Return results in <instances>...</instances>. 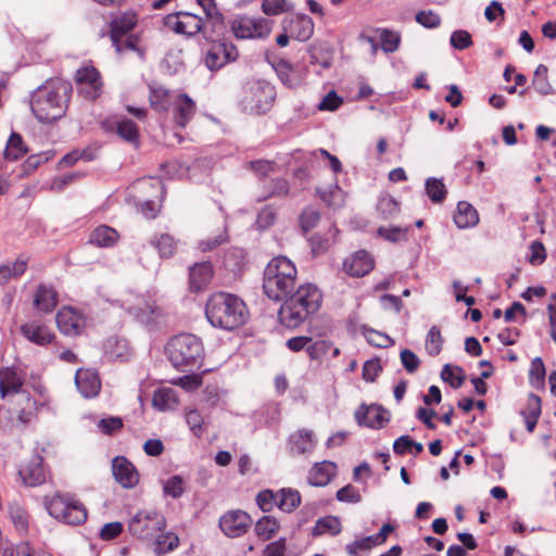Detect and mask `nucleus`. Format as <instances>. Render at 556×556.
<instances>
[{
  "mask_svg": "<svg viewBox=\"0 0 556 556\" xmlns=\"http://www.w3.org/2000/svg\"><path fill=\"white\" fill-rule=\"evenodd\" d=\"M205 315L212 326L233 330L245 324L249 312L245 303L237 295L217 292L207 300Z\"/></svg>",
  "mask_w": 556,
  "mask_h": 556,
  "instance_id": "1",
  "label": "nucleus"
},
{
  "mask_svg": "<svg viewBox=\"0 0 556 556\" xmlns=\"http://www.w3.org/2000/svg\"><path fill=\"white\" fill-rule=\"evenodd\" d=\"M321 302V293L312 283L300 286L286 299L278 312L281 325L287 328H296L302 325L309 315L317 312Z\"/></svg>",
  "mask_w": 556,
  "mask_h": 556,
  "instance_id": "2",
  "label": "nucleus"
},
{
  "mask_svg": "<svg viewBox=\"0 0 556 556\" xmlns=\"http://www.w3.org/2000/svg\"><path fill=\"white\" fill-rule=\"evenodd\" d=\"M73 88L70 81L55 77L37 87V119L51 123L66 111Z\"/></svg>",
  "mask_w": 556,
  "mask_h": 556,
  "instance_id": "3",
  "label": "nucleus"
},
{
  "mask_svg": "<svg viewBox=\"0 0 556 556\" xmlns=\"http://www.w3.org/2000/svg\"><path fill=\"white\" fill-rule=\"evenodd\" d=\"M296 283V268L286 256L274 257L264 270L263 290L274 301L285 300Z\"/></svg>",
  "mask_w": 556,
  "mask_h": 556,
  "instance_id": "4",
  "label": "nucleus"
},
{
  "mask_svg": "<svg viewBox=\"0 0 556 556\" xmlns=\"http://www.w3.org/2000/svg\"><path fill=\"white\" fill-rule=\"evenodd\" d=\"M170 363L176 367H200L204 348L200 338L191 333L173 337L166 346Z\"/></svg>",
  "mask_w": 556,
  "mask_h": 556,
  "instance_id": "5",
  "label": "nucleus"
},
{
  "mask_svg": "<svg viewBox=\"0 0 556 556\" xmlns=\"http://www.w3.org/2000/svg\"><path fill=\"white\" fill-rule=\"evenodd\" d=\"M43 504L51 517L65 525L79 526L87 520V508L74 494L56 493L46 497Z\"/></svg>",
  "mask_w": 556,
  "mask_h": 556,
  "instance_id": "6",
  "label": "nucleus"
},
{
  "mask_svg": "<svg viewBox=\"0 0 556 556\" xmlns=\"http://www.w3.org/2000/svg\"><path fill=\"white\" fill-rule=\"evenodd\" d=\"M138 205L147 218H154L161 207L165 194L163 182L156 177H144L132 186Z\"/></svg>",
  "mask_w": 556,
  "mask_h": 556,
  "instance_id": "7",
  "label": "nucleus"
},
{
  "mask_svg": "<svg viewBox=\"0 0 556 556\" xmlns=\"http://www.w3.org/2000/svg\"><path fill=\"white\" fill-rule=\"evenodd\" d=\"M166 528V519L156 510L138 511L128 522L129 532L143 540H152Z\"/></svg>",
  "mask_w": 556,
  "mask_h": 556,
  "instance_id": "8",
  "label": "nucleus"
},
{
  "mask_svg": "<svg viewBox=\"0 0 556 556\" xmlns=\"http://www.w3.org/2000/svg\"><path fill=\"white\" fill-rule=\"evenodd\" d=\"M276 99V88L264 80L252 84L244 97V109L251 113L263 114L271 109Z\"/></svg>",
  "mask_w": 556,
  "mask_h": 556,
  "instance_id": "9",
  "label": "nucleus"
},
{
  "mask_svg": "<svg viewBox=\"0 0 556 556\" xmlns=\"http://www.w3.org/2000/svg\"><path fill=\"white\" fill-rule=\"evenodd\" d=\"M231 30L238 39H263L271 31V23L263 17L238 16L231 23Z\"/></svg>",
  "mask_w": 556,
  "mask_h": 556,
  "instance_id": "10",
  "label": "nucleus"
},
{
  "mask_svg": "<svg viewBox=\"0 0 556 556\" xmlns=\"http://www.w3.org/2000/svg\"><path fill=\"white\" fill-rule=\"evenodd\" d=\"M163 23L174 33L187 37H192L201 33L204 27L202 17L187 11H179L167 14L163 18Z\"/></svg>",
  "mask_w": 556,
  "mask_h": 556,
  "instance_id": "11",
  "label": "nucleus"
},
{
  "mask_svg": "<svg viewBox=\"0 0 556 556\" xmlns=\"http://www.w3.org/2000/svg\"><path fill=\"white\" fill-rule=\"evenodd\" d=\"M239 56L237 47L229 41L212 40L204 63L211 71H218L228 63L235 62Z\"/></svg>",
  "mask_w": 556,
  "mask_h": 556,
  "instance_id": "12",
  "label": "nucleus"
},
{
  "mask_svg": "<svg viewBox=\"0 0 556 556\" xmlns=\"http://www.w3.org/2000/svg\"><path fill=\"white\" fill-rule=\"evenodd\" d=\"M75 83L78 93L85 99H97L102 89V80L99 71L92 65L80 66L75 73Z\"/></svg>",
  "mask_w": 556,
  "mask_h": 556,
  "instance_id": "13",
  "label": "nucleus"
},
{
  "mask_svg": "<svg viewBox=\"0 0 556 556\" xmlns=\"http://www.w3.org/2000/svg\"><path fill=\"white\" fill-rule=\"evenodd\" d=\"M252 526V519L243 510H230L219 519V528L229 538H239L248 532Z\"/></svg>",
  "mask_w": 556,
  "mask_h": 556,
  "instance_id": "14",
  "label": "nucleus"
},
{
  "mask_svg": "<svg viewBox=\"0 0 556 556\" xmlns=\"http://www.w3.org/2000/svg\"><path fill=\"white\" fill-rule=\"evenodd\" d=\"M355 419L359 426L380 429L389 421L390 413L378 404H363L355 412Z\"/></svg>",
  "mask_w": 556,
  "mask_h": 556,
  "instance_id": "15",
  "label": "nucleus"
},
{
  "mask_svg": "<svg viewBox=\"0 0 556 556\" xmlns=\"http://www.w3.org/2000/svg\"><path fill=\"white\" fill-rule=\"evenodd\" d=\"M55 321L59 330L66 336H77L85 328V317L72 307L61 308L56 316Z\"/></svg>",
  "mask_w": 556,
  "mask_h": 556,
  "instance_id": "16",
  "label": "nucleus"
},
{
  "mask_svg": "<svg viewBox=\"0 0 556 556\" xmlns=\"http://www.w3.org/2000/svg\"><path fill=\"white\" fill-rule=\"evenodd\" d=\"M112 472L115 480L125 489L134 488L139 481L135 466L124 456H117L112 462Z\"/></svg>",
  "mask_w": 556,
  "mask_h": 556,
  "instance_id": "17",
  "label": "nucleus"
},
{
  "mask_svg": "<svg viewBox=\"0 0 556 556\" xmlns=\"http://www.w3.org/2000/svg\"><path fill=\"white\" fill-rule=\"evenodd\" d=\"M285 30L291 38L299 41L308 40L314 34V22L306 14H298L290 20H285Z\"/></svg>",
  "mask_w": 556,
  "mask_h": 556,
  "instance_id": "18",
  "label": "nucleus"
},
{
  "mask_svg": "<svg viewBox=\"0 0 556 556\" xmlns=\"http://www.w3.org/2000/svg\"><path fill=\"white\" fill-rule=\"evenodd\" d=\"M137 24V15L132 11L123 13L111 23V39L119 52L122 50L121 41Z\"/></svg>",
  "mask_w": 556,
  "mask_h": 556,
  "instance_id": "19",
  "label": "nucleus"
},
{
  "mask_svg": "<svg viewBox=\"0 0 556 556\" xmlns=\"http://www.w3.org/2000/svg\"><path fill=\"white\" fill-rule=\"evenodd\" d=\"M75 383L85 397L96 396L101 388L99 375L91 369H79L75 376Z\"/></svg>",
  "mask_w": 556,
  "mask_h": 556,
  "instance_id": "20",
  "label": "nucleus"
},
{
  "mask_svg": "<svg viewBox=\"0 0 556 556\" xmlns=\"http://www.w3.org/2000/svg\"><path fill=\"white\" fill-rule=\"evenodd\" d=\"M374 268V261L366 251H357L344 261L345 271L353 277H363Z\"/></svg>",
  "mask_w": 556,
  "mask_h": 556,
  "instance_id": "21",
  "label": "nucleus"
},
{
  "mask_svg": "<svg viewBox=\"0 0 556 556\" xmlns=\"http://www.w3.org/2000/svg\"><path fill=\"white\" fill-rule=\"evenodd\" d=\"M213 266L210 262L197 263L189 268V285L193 292L205 288L213 278Z\"/></svg>",
  "mask_w": 556,
  "mask_h": 556,
  "instance_id": "22",
  "label": "nucleus"
},
{
  "mask_svg": "<svg viewBox=\"0 0 556 556\" xmlns=\"http://www.w3.org/2000/svg\"><path fill=\"white\" fill-rule=\"evenodd\" d=\"M337 473V465L329 460L316 463L309 470L307 482L314 486H326Z\"/></svg>",
  "mask_w": 556,
  "mask_h": 556,
  "instance_id": "23",
  "label": "nucleus"
},
{
  "mask_svg": "<svg viewBox=\"0 0 556 556\" xmlns=\"http://www.w3.org/2000/svg\"><path fill=\"white\" fill-rule=\"evenodd\" d=\"M125 304L127 312L142 323L148 321L156 311L155 304L141 295H131Z\"/></svg>",
  "mask_w": 556,
  "mask_h": 556,
  "instance_id": "24",
  "label": "nucleus"
},
{
  "mask_svg": "<svg viewBox=\"0 0 556 556\" xmlns=\"http://www.w3.org/2000/svg\"><path fill=\"white\" fill-rule=\"evenodd\" d=\"M316 445L313 431L300 429L289 437V446L292 454L304 455L311 453Z\"/></svg>",
  "mask_w": 556,
  "mask_h": 556,
  "instance_id": "25",
  "label": "nucleus"
},
{
  "mask_svg": "<svg viewBox=\"0 0 556 556\" xmlns=\"http://www.w3.org/2000/svg\"><path fill=\"white\" fill-rule=\"evenodd\" d=\"M195 113V103L192 99L182 93L174 103V122L179 127H185Z\"/></svg>",
  "mask_w": 556,
  "mask_h": 556,
  "instance_id": "26",
  "label": "nucleus"
},
{
  "mask_svg": "<svg viewBox=\"0 0 556 556\" xmlns=\"http://www.w3.org/2000/svg\"><path fill=\"white\" fill-rule=\"evenodd\" d=\"M453 219L457 228L466 229L472 228L479 223V215L469 202L460 201L457 204Z\"/></svg>",
  "mask_w": 556,
  "mask_h": 556,
  "instance_id": "27",
  "label": "nucleus"
},
{
  "mask_svg": "<svg viewBox=\"0 0 556 556\" xmlns=\"http://www.w3.org/2000/svg\"><path fill=\"white\" fill-rule=\"evenodd\" d=\"M22 388V379L12 368L0 369V395L8 399L15 394H20Z\"/></svg>",
  "mask_w": 556,
  "mask_h": 556,
  "instance_id": "28",
  "label": "nucleus"
},
{
  "mask_svg": "<svg viewBox=\"0 0 556 556\" xmlns=\"http://www.w3.org/2000/svg\"><path fill=\"white\" fill-rule=\"evenodd\" d=\"M59 303V293L51 285L37 287V313H52Z\"/></svg>",
  "mask_w": 556,
  "mask_h": 556,
  "instance_id": "29",
  "label": "nucleus"
},
{
  "mask_svg": "<svg viewBox=\"0 0 556 556\" xmlns=\"http://www.w3.org/2000/svg\"><path fill=\"white\" fill-rule=\"evenodd\" d=\"M118 238V232L114 228L101 225L90 232L89 242L99 248H110L116 243Z\"/></svg>",
  "mask_w": 556,
  "mask_h": 556,
  "instance_id": "30",
  "label": "nucleus"
},
{
  "mask_svg": "<svg viewBox=\"0 0 556 556\" xmlns=\"http://www.w3.org/2000/svg\"><path fill=\"white\" fill-rule=\"evenodd\" d=\"M275 71L280 81L288 88L294 89L301 86L303 81L301 74L286 60H280L275 65Z\"/></svg>",
  "mask_w": 556,
  "mask_h": 556,
  "instance_id": "31",
  "label": "nucleus"
},
{
  "mask_svg": "<svg viewBox=\"0 0 556 556\" xmlns=\"http://www.w3.org/2000/svg\"><path fill=\"white\" fill-rule=\"evenodd\" d=\"M204 27L201 33L207 40H213V35H220L225 29L224 16L218 9L207 12L203 20Z\"/></svg>",
  "mask_w": 556,
  "mask_h": 556,
  "instance_id": "32",
  "label": "nucleus"
},
{
  "mask_svg": "<svg viewBox=\"0 0 556 556\" xmlns=\"http://www.w3.org/2000/svg\"><path fill=\"white\" fill-rule=\"evenodd\" d=\"M177 403V393L172 388H161L153 394L152 405L161 412L173 409Z\"/></svg>",
  "mask_w": 556,
  "mask_h": 556,
  "instance_id": "33",
  "label": "nucleus"
},
{
  "mask_svg": "<svg viewBox=\"0 0 556 556\" xmlns=\"http://www.w3.org/2000/svg\"><path fill=\"white\" fill-rule=\"evenodd\" d=\"M153 551L156 555H165L178 547L179 539L173 532H159L153 539Z\"/></svg>",
  "mask_w": 556,
  "mask_h": 556,
  "instance_id": "34",
  "label": "nucleus"
},
{
  "mask_svg": "<svg viewBox=\"0 0 556 556\" xmlns=\"http://www.w3.org/2000/svg\"><path fill=\"white\" fill-rule=\"evenodd\" d=\"M342 526L341 521L336 516H326L324 518H320L316 521L314 528H313V535H323V534H330V535H337L341 532Z\"/></svg>",
  "mask_w": 556,
  "mask_h": 556,
  "instance_id": "35",
  "label": "nucleus"
},
{
  "mask_svg": "<svg viewBox=\"0 0 556 556\" xmlns=\"http://www.w3.org/2000/svg\"><path fill=\"white\" fill-rule=\"evenodd\" d=\"M522 414L525 416L527 430L532 432L541 415V399L535 394H530L527 409Z\"/></svg>",
  "mask_w": 556,
  "mask_h": 556,
  "instance_id": "36",
  "label": "nucleus"
},
{
  "mask_svg": "<svg viewBox=\"0 0 556 556\" xmlns=\"http://www.w3.org/2000/svg\"><path fill=\"white\" fill-rule=\"evenodd\" d=\"M150 104L159 112H164L168 108V96L169 91L159 84L150 85Z\"/></svg>",
  "mask_w": 556,
  "mask_h": 556,
  "instance_id": "37",
  "label": "nucleus"
},
{
  "mask_svg": "<svg viewBox=\"0 0 556 556\" xmlns=\"http://www.w3.org/2000/svg\"><path fill=\"white\" fill-rule=\"evenodd\" d=\"M301 504V495L296 490L281 489L278 492V508L286 513L293 511Z\"/></svg>",
  "mask_w": 556,
  "mask_h": 556,
  "instance_id": "38",
  "label": "nucleus"
},
{
  "mask_svg": "<svg viewBox=\"0 0 556 556\" xmlns=\"http://www.w3.org/2000/svg\"><path fill=\"white\" fill-rule=\"evenodd\" d=\"M26 262L17 258L12 263H7L0 266V283L5 285L12 278L23 275L26 270Z\"/></svg>",
  "mask_w": 556,
  "mask_h": 556,
  "instance_id": "39",
  "label": "nucleus"
},
{
  "mask_svg": "<svg viewBox=\"0 0 556 556\" xmlns=\"http://www.w3.org/2000/svg\"><path fill=\"white\" fill-rule=\"evenodd\" d=\"M279 530V522L271 516L262 517L256 523L254 531L256 535L266 541Z\"/></svg>",
  "mask_w": 556,
  "mask_h": 556,
  "instance_id": "40",
  "label": "nucleus"
},
{
  "mask_svg": "<svg viewBox=\"0 0 556 556\" xmlns=\"http://www.w3.org/2000/svg\"><path fill=\"white\" fill-rule=\"evenodd\" d=\"M547 72V66L544 64H540L534 72V77L532 81L535 90L543 96L554 93V89L548 81Z\"/></svg>",
  "mask_w": 556,
  "mask_h": 556,
  "instance_id": "41",
  "label": "nucleus"
},
{
  "mask_svg": "<svg viewBox=\"0 0 556 556\" xmlns=\"http://www.w3.org/2000/svg\"><path fill=\"white\" fill-rule=\"evenodd\" d=\"M441 378L443 381L450 383V386L454 389L460 388L465 381L463 368L459 366H452L450 364L443 366Z\"/></svg>",
  "mask_w": 556,
  "mask_h": 556,
  "instance_id": "42",
  "label": "nucleus"
},
{
  "mask_svg": "<svg viewBox=\"0 0 556 556\" xmlns=\"http://www.w3.org/2000/svg\"><path fill=\"white\" fill-rule=\"evenodd\" d=\"M442 345L443 337L441 331L437 326H432L426 337L425 350L430 356H437L440 354Z\"/></svg>",
  "mask_w": 556,
  "mask_h": 556,
  "instance_id": "43",
  "label": "nucleus"
},
{
  "mask_svg": "<svg viewBox=\"0 0 556 556\" xmlns=\"http://www.w3.org/2000/svg\"><path fill=\"white\" fill-rule=\"evenodd\" d=\"M27 152V148L25 147L22 137L13 132L8 141L4 155L9 160H17L22 157Z\"/></svg>",
  "mask_w": 556,
  "mask_h": 556,
  "instance_id": "44",
  "label": "nucleus"
},
{
  "mask_svg": "<svg viewBox=\"0 0 556 556\" xmlns=\"http://www.w3.org/2000/svg\"><path fill=\"white\" fill-rule=\"evenodd\" d=\"M116 132L119 137L130 143L137 144L139 142L138 127L128 118H124L117 123Z\"/></svg>",
  "mask_w": 556,
  "mask_h": 556,
  "instance_id": "45",
  "label": "nucleus"
},
{
  "mask_svg": "<svg viewBox=\"0 0 556 556\" xmlns=\"http://www.w3.org/2000/svg\"><path fill=\"white\" fill-rule=\"evenodd\" d=\"M425 188L428 197L434 203L442 202L447 193L443 181L433 177L426 180Z\"/></svg>",
  "mask_w": 556,
  "mask_h": 556,
  "instance_id": "46",
  "label": "nucleus"
},
{
  "mask_svg": "<svg viewBox=\"0 0 556 556\" xmlns=\"http://www.w3.org/2000/svg\"><path fill=\"white\" fill-rule=\"evenodd\" d=\"M152 244L159 251L161 257H170L176 251L174 238L167 233H162L152 241Z\"/></svg>",
  "mask_w": 556,
  "mask_h": 556,
  "instance_id": "47",
  "label": "nucleus"
},
{
  "mask_svg": "<svg viewBox=\"0 0 556 556\" xmlns=\"http://www.w3.org/2000/svg\"><path fill=\"white\" fill-rule=\"evenodd\" d=\"M380 42L381 48L384 52L392 53L399 49L401 36L396 31L390 29H382L380 31Z\"/></svg>",
  "mask_w": 556,
  "mask_h": 556,
  "instance_id": "48",
  "label": "nucleus"
},
{
  "mask_svg": "<svg viewBox=\"0 0 556 556\" xmlns=\"http://www.w3.org/2000/svg\"><path fill=\"white\" fill-rule=\"evenodd\" d=\"M479 366L480 367H489V369L482 371L480 377L471 378V383L475 387V391L479 395H485V393L488 391V386L484 382V379H488V378H490L492 376V374H493V366H492L491 362H489L486 359L480 361L479 362Z\"/></svg>",
  "mask_w": 556,
  "mask_h": 556,
  "instance_id": "49",
  "label": "nucleus"
},
{
  "mask_svg": "<svg viewBox=\"0 0 556 556\" xmlns=\"http://www.w3.org/2000/svg\"><path fill=\"white\" fill-rule=\"evenodd\" d=\"M320 199L331 207H340L344 203V193L342 189L338 186H334L328 190H324L319 192Z\"/></svg>",
  "mask_w": 556,
  "mask_h": 556,
  "instance_id": "50",
  "label": "nucleus"
},
{
  "mask_svg": "<svg viewBox=\"0 0 556 556\" xmlns=\"http://www.w3.org/2000/svg\"><path fill=\"white\" fill-rule=\"evenodd\" d=\"M415 21L425 28L433 29L441 25V17L433 10H421L415 15Z\"/></svg>",
  "mask_w": 556,
  "mask_h": 556,
  "instance_id": "51",
  "label": "nucleus"
},
{
  "mask_svg": "<svg viewBox=\"0 0 556 556\" xmlns=\"http://www.w3.org/2000/svg\"><path fill=\"white\" fill-rule=\"evenodd\" d=\"M123 419L117 416H110L102 418L98 421L97 427L99 431L106 435H112L123 428Z\"/></svg>",
  "mask_w": 556,
  "mask_h": 556,
  "instance_id": "52",
  "label": "nucleus"
},
{
  "mask_svg": "<svg viewBox=\"0 0 556 556\" xmlns=\"http://www.w3.org/2000/svg\"><path fill=\"white\" fill-rule=\"evenodd\" d=\"M320 219V213L314 207H306L300 215V226L304 232L313 229Z\"/></svg>",
  "mask_w": 556,
  "mask_h": 556,
  "instance_id": "53",
  "label": "nucleus"
},
{
  "mask_svg": "<svg viewBox=\"0 0 556 556\" xmlns=\"http://www.w3.org/2000/svg\"><path fill=\"white\" fill-rule=\"evenodd\" d=\"M377 210L384 219H388L399 213L400 206L392 197L387 195L379 200Z\"/></svg>",
  "mask_w": 556,
  "mask_h": 556,
  "instance_id": "54",
  "label": "nucleus"
},
{
  "mask_svg": "<svg viewBox=\"0 0 556 556\" xmlns=\"http://www.w3.org/2000/svg\"><path fill=\"white\" fill-rule=\"evenodd\" d=\"M163 491L166 495L173 498L180 497L185 492L184 479L180 476H173L168 478L163 485Z\"/></svg>",
  "mask_w": 556,
  "mask_h": 556,
  "instance_id": "55",
  "label": "nucleus"
},
{
  "mask_svg": "<svg viewBox=\"0 0 556 556\" xmlns=\"http://www.w3.org/2000/svg\"><path fill=\"white\" fill-rule=\"evenodd\" d=\"M256 503L263 511H270L275 506L278 507V492L271 490L261 491L256 496Z\"/></svg>",
  "mask_w": 556,
  "mask_h": 556,
  "instance_id": "56",
  "label": "nucleus"
},
{
  "mask_svg": "<svg viewBox=\"0 0 556 556\" xmlns=\"http://www.w3.org/2000/svg\"><path fill=\"white\" fill-rule=\"evenodd\" d=\"M10 517L14 523L15 529L20 533H26L28 529V522L25 510L18 505H12L10 507Z\"/></svg>",
  "mask_w": 556,
  "mask_h": 556,
  "instance_id": "57",
  "label": "nucleus"
},
{
  "mask_svg": "<svg viewBox=\"0 0 556 556\" xmlns=\"http://www.w3.org/2000/svg\"><path fill=\"white\" fill-rule=\"evenodd\" d=\"M451 46L456 50H465L472 46L471 35L467 30H455L450 38Z\"/></svg>",
  "mask_w": 556,
  "mask_h": 556,
  "instance_id": "58",
  "label": "nucleus"
},
{
  "mask_svg": "<svg viewBox=\"0 0 556 556\" xmlns=\"http://www.w3.org/2000/svg\"><path fill=\"white\" fill-rule=\"evenodd\" d=\"M336 498L339 502L344 503H359L362 501V496L358 490L352 484H346L345 486L338 490Z\"/></svg>",
  "mask_w": 556,
  "mask_h": 556,
  "instance_id": "59",
  "label": "nucleus"
},
{
  "mask_svg": "<svg viewBox=\"0 0 556 556\" xmlns=\"http://www.w3.org/2000/svg\"><path fill=\"white\" fill-rule=\"evenodd\" d=\"M529 377L532 384H541L545 378V366L541 357H535L531 362Z\"/></svg>",
  "mask_w": 556,
  "mask_h": 556,
  "instance_id": "60",
  "label": "nucleus"
},
{
  "mask_svg": "<svg viewBox=\"0 0 556 556\" xmlns=\"http://www.w3.org/2000/svg\"><path fill=\"white\" fill-rule=\"evenodd\" d=\"M290 4L286 0H264L262 3L263 12L266 15H278L290 9Z\"/></svg>",
  "mask_w": 556,
  "mask_h": 556,
  "instance_id": "61",
  "label": "nucleus"
},
{
  "mask_svg": "<svg viewBox=\"0 0 556 556\" xmlns=\"http://www.w3.org/2000/svg\"><path fill=\"white\" fill-rule=\"evenodd\" d=\"M406 229L401 227H379L378 235L391 242H399L401 240H406Z\"/></svg>",
  "mask_w": 556,
  "mask_h": 556,
  "instance_id": "62",
  "label": "nucleus"
},
{
  "mask_svg": "<svg viewBox=\"0 0 556 556\" xmlns=\"http://www.w3.org/2000/svg\"><path fill=\"white\" fill-rule=\"evenodd\" d=\"M400 357L401 363L407 372L414 374L418 369L420 359L413 351L404 349L401 351Z\"/></svg>",
  "mask_w": 556,
  "mask_h": 556,
  "instance_id": "63",
  "label": "nucleus"
},
{
  "mask_svg": "<svg viewBox=\"0 0 556 556\" xmlns=\"http://www.w3.org/2000/svg\"><path fill=\"white\" fill-rule=\"evenodd\" d=\"M365 336L367 342L377 348H388L393 344V340L389 336L372 329L367 331Z\"/></svg>",
  "mask_w": 556,
  "mask_h": 556,
  "instance_id": "64",
  "label": "nucleus"
}]
</instances>
